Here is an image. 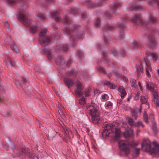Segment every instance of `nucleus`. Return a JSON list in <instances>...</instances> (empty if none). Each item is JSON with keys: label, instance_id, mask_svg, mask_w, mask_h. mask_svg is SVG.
<instances>
[{"label": "nucleus", "instance_id": "nucleus-1", "mask_svg": "<svg viewBox=\"0 0 159 159\" xmlns=\"http://www.w3.org/2000/svg\"><path fill=\"white\" fill-rule=\"evenodd\" d=\"M119 124L116 122H114L110 124H104L105 128L102 133V135L105 137L108 136L111 132L114 133L115 135L114 139L116 140L121 136V133L119 129L117 128Z\"/></svg>", "mask_w": 159, "mask_h": 159}, {"label": "nucleus", "instance_id": "nucleus-2", "mask_svg": "<svg viewBox=\"0 0 159 159\" xmlns=\"http://www.w3.org/2000/svg\"><path fill=\"white\" fill-rule=\"evenodd\" d=\"M152 143L154 147L151 149L150 141L148 139H144L142 144V148L144 151L150 152L152 156H157V154L159 153V144L155 141H154Z\"/></svg>", "mask_w": 159, "mask_h": 159}, {"label": "nucleus", "instance_id": "nucleus-3", "mask_svg": "<svg viewBox=\"0 0 159 159\" xmlns=\"http://www.w3.org/2000/svg\"><path fill=\"white\" fill-rule=\"evenodd\" d=\"M97 108V105L93 102L90 103H88L87 106V108L89 112L90 115L91 116L92 121L95 124L98 123L100 121V118Z\"/></svg>", "mask_w": 159, "mask_h": 159}, {"label": "nucleus", "instance_id": "nucleus-4", "mask_svg": "<svg viewBox=\"0 0 159 159\" xmlns=\"http://www.w3.org/2000/svg\"><path fill=\"white\" fill-rule=\"evenodd\" d=\"M119 147L120 150L127 156L130 152V147L136 146L138 143L133 141L130 143L127 141L120 140L118 141Z\"/></svg>", "mask_w": 159, "mask_h": 159}, {"label": "nucleus", "instance_id": "nucleus-5", "mask_svg": "<svg viewBox=\"0 0 159 159\" xmlns=\"http://www.w3.org/2000/svg\"><path fill=\"white\" fill-rule=\"evenodd\" d=\"M18 18L21 22L26 26H30V31L32 33L35 32L37 30V28L35 26H30L31 22L28 20L26 16L23 14H19L17 16Z\"/></svg>", "mask_w": 159, "mask_h": 159}, {"label": "nucleus", "instance_id": "nucleus-6", "mask_svg": "<svg viewBox=\"0 0 159 159\" xmlns=\"http://www.w3.org/2000/svg\"><path fill=\"white\" fill-rule=\"evenodd\" d=\"M47 30L46 29L41 30L39 33V42L42 45L50 41V39L48 38L46 35Z\"/></svg>", "mask_w": 159, "mask_h": 159}, {"label": "nucleus", "instance_id": "nucleus-7", "mask_svg": "<svg viewBox=\"0 0 159 159\" xmlns=\"http://www.w3.org/2000/svg\"><path fill=\"white\" fill-rule=\"evenodd\" d=\"M63 14H59L56 12H54L51 13V16L55 20L58 21H60L61 20L63 23H68L69 21V18L67 16H66L65 19L62 18L63 16Z\"/></svg>", "mask_w": 159, "mask_h": 159}, {"label": "nucleus", "instance_id": "nucleus-8", "mask_svg": "<svg viewBox=\"0 0 159 159\" xmlns=\"http://www.w3.org/2000/svg\"><path fill=\"white\" fill-rule=\"evenodd\" d=\"M131 85L132 87L135 88L137 90V95L139 96L140 93L142 91V89L141 85V83L140 81L138 82V84L139 87H137V84H136V80L134 79H132L130 80Z\"/></svg>", "mask_w": 159, "mask_h": 159}, {"label": "nucleus", "instance_id": "nucleus-9", "mask_svg": "<svg viewBox=\"0 0 159 159\" xmlns=\"http://www.w3.org/2000/svg\"><path fill=\"white\" fill-rule=\"evenodd\" d=\"M21 152L22 154H20L19 157L21 158H24V156L25 155H29L30 159H39V158L36 157H34V155L32 154H30L28 152V150L27 149H25L22 148L21 149Z\"/></svg>", "mask_w": 159, "mask_h": 159}, {"label": "nucleus", "instance_id": "nucleus-10", "mask_svg": "<svg viewBox=\"0 0 159 159\" xmlns=\"http://www.w3.org/2000/svg\"><path fill=\"white\" fill-rule=\"evenodd\" d=\"M75 85L76 87L77 90L76 91L75 93L77 95L80 96L83 95V93L81 90L83 88V85L79 81H76L75 82Z\"/></svg>", "mask_w": 159, "mask_h": 159}, {"label": "nucleus", "instance_id": "nucleus-11", "mask_svg": "<svg viewBox=\"0 0 159 159\" xmlns=\"http://www.w3.org/2000/svg\"><path fill=\"white\" fill-rule=\"evenodd\" d=\"M153 98L152 100L154 102L156 107L159 106V95L157 91H155L152 92Z\"/></svg>", "mask_w": 159, "mask_h": 159}, {"label": "nucleus", "instance_id": "nucleus-12", "mask_svg": "<svg viewBox=\"0 0 159 159\" xmlns=\"http://www.w3.org/2000/svg\"><path fill=\"white\" fill-rule=\"evenodd\" d=\"M133 130L131 129H128L123 133L124 136L126 139H129L132 137L133 135Z\"/></svg>", "mask_w": 159, "mask_h": 159}, {"label": "nucleus", "instance_id": "nucleus-13", "mask_svg": "<svg viewBox=\"0 0 159 159\" xmlns=\"http://www.w3.org/2000/svg\"><path fill=\"white\" fill-rule=\"evenodd\" d=\"M61 125L63 128L66 134V136H68L70 138H72L73 136V134L72 131L70 130V129L66 127H64L63 126L64 125L63 123L62 124L61 123Z\"/></svg>", "mask_w": 159, "mask_h": 159}, {"label": "nucleus", "instance_id": "nucleus-14", "mask_svg": "<svg viewBox=\"0 0 159 159\" xmlns=\"http://www.w3.org/2000/svg\"><path fill=\"white\" fill-rule=\"evenodd\" d=\"M118 90L120 93V95L121 98H123L127 94V93L125 89L123 86H120L119 87Z\"/></svg>", "mask_w": 159, "mask_h": 159}, {"label": "nucleus", "instance_id": "nucleus-15", "mask_svg": "<svg viewBox=\"0 0 159 159\" xmlns=\"http://www.w3.org/2000/svg\"><path fill=\"white\" fill-rule=\"evenodd\" d=\"M146 88L147 89L151 91L152 92L155 91L154 89V85L152 83H146Z\"/></svg>", "mask_w": 159, "mask_h": 159}, {"label": "nucleus", "instance_id": "nucleus-16", "mask_svg": "<svg viewBox=\"0 0 159 159\" xmlns=\"http://www.w3.org/2000/svg\"><path fill=\"white\" fill-rule=\"evenodd\" d=\"M131 20L133 23L137 24L141 20V16L139 15H136L135 17L131 18Z\"/></svg>", "mask_w": 159, "mask_h": 159}, {"label": "nucleus", "instance_id": "nucleus-17", "mask_svg": "<svg viewBox=\"0 0 159 159\" xmlns=\"http://www.w3.org/2000/svg\"><path fill=\"white\" fill-rule=\"evenodd\" d=\"M145 65H146V66L145 67V72L146 75L147 76H149L150 75L149 72L152 71V68L151 66L150 65L147 64L146 62V61L145 60Z\"/></svg>", "mask_w": 159, "mask_h": 159}, {"label": "nucleus", "instance_id": "nucleus-18", "mask_svg": "<svg viewBox=\"0 0 159 159\" xmlns=\"http://www.w3.org/2000/svg\"><path fill=\"white\" fill-rule=\"evenodd\" d=\"M140 102L142 104H146L149 107V104L148 102L147 98L145 97L141 96L140 98Z\"/></svg>", "mask_w": 159, "mask_h": 159}, {"label": "nucleus", "instance_id": "nucleus-19", "mask_svg": "<svg viewBox=\"0 0 159 159\" xmlns=\"http://www.w3.org/2000/svg\"><path fill=\"white\" fill-rule=\"evenodd\" d=\"M105 105L106 109H110L112 107L113 104L111 102L108 101L105 103Z\"/></svg>", "mask_w": 159, "mask_h": 159}, {"label": "nucleus", "instance_id": "nucleus-20", "mask_svg": "<svg viewBox=\"0 0 159 159\" xmlns=\"http://www.w3.org/2000/svg\"><path fill=\"white\" fill-rule=\"evenodd\" d=\"M147 54H148V55L150 56H151L152 57H153L154 59H155V60L156 61L157 58H156V53L154 52H147Z\"/></svg>", "mask_w": 159, "mask_h": 159}, {"label": "nucleus", "instance_id": "nucleus-21", "mask_svg": "<svg viewBox=\"0 0 159 159\" xmlns=\"http://www.w3.org/2000/svg\"><path fill=\"white\" fill-rule=\"evenodd\" d=\"M148 40L149 41V43H147L148 45L153 46V45L155 43L154 40L152 38H148Z\"/></svg>", "mask_w": 159, "mask_h": 159}, {"label": "nucleus", "instance_id": "nucleus-22", "mask_svg": "<svg viewBox=\"0 0 159 159\" xmlns=\"http://www.w3.org/2000/svg\"><path fill=\"white\" fill-rule=\"evenodd\" d=\"M65 82L69 86H71L73 83V80L70 79L65 80Z\"/></svg>", "mask_w": 159, "mask_h": 159}, {"label": "nucleus", "instance_id": "nucleus-23", "mask_svg": "<svg viewBox=\"0 0 159 159\" xmlns=\"http://www.w3.org/2000/svg\"><path fill=\"white\" fill-rule=\"evenodd\" d=\"M143 119L145 122L146 123H148V115L145 112H144V113L143 114Z\"/></svg>", "mask_w": 159, "mask_h": 159}, {"label": "nucleus", "instance_id": "nucleus-24", "mask_svg": "<svg viewBox=\"0 0 159 159\" xmlns=\"http://www.w3.org/2000/svg\"><path fill=\"white\" fill-rule=\"evenodd\" d=\"M127 120L128 123L130 125H134V124L135 123L134 122L133 120L131 118L128 117L127 118Z\"/></svg>", "mask_w": 159, "mask_h": 159}, {"label": "nucleus", "instance_id": "nucleus-25", "mask_svg": "<svg viewBox=\"0 0 159 159\" xmlns=\"http://www.w3.org/2000/svg\"><path fill=\"white\" fill-rule=\"evenodd\" d=\"M85 98L83 97H81L79 101V103L82 105H83L85 103Z\"/></svg>", "mask_w": 159, "mask_h": 159}, {"label": "nucleus", "instance_id": "nucleus-26", "mask_svg": "<svg viewBox=\"0 0 159 159\" xmlns=\"http://www.w3.org/2000/svg\"><path fill=\"white\" fill-rule=\"evenodd\" d=\"M101 98L102 99L104 100V101H106L108 100L109 97L107 94H102Z\"/></svg>", "mask_w": 159, "mask_h": 159}, {"label": "nucleus", "instance_id": "nucleus-27", "mask_svg": "<svg viewBox=\"0 0 159 159\" xmlns=\"http://www.w3.org/2000/svg\"><path fill=\"white\" fill-rule=\"evenodd\" d=\"M139 149H135L134 151L133 155L134 157L138 156L139 153Z\"/></svg>", "mask_w": 159, "mask_h": 159}, {"label": "nucleus", "instance_id": "nucleus-28", "mask_svg": "<svg viewBox=\"0 0 159 159\" xmlns=\"http://www.w3.org/2000/svg\"><path fill=\"white\" fill-rule=\"evenodd\" d=\"M107 85H108V87L111 89H114L115 88V86L109 82H107L106 84Z\"/></svg>", "mask_w": 159, "mask_h": 159}, {"label": "nucleus", "instance_id": "nucleus-29", "mask_svg": "<svg viewBox=\"0 0 159 159\" xmlns=\"http://www.w3.org/2000/svg\"><path fill=\"white\" fill-rule=\"evenodd\" d=\"M134 126L137 127L142 126L143 127V125L142 124L141 121H139L138 123H136L134 124Z\"/></svg>", "mask_w": 159, "mask_h": 159}, {"label": "nucleus", "instance_id": "nucleus-30", "mask_svg": "<svg viewBox=\"0 0 159 159\" xmlns=\"http://www.w3.org/2000/svg\"><path fill=\"white\" fill-rule=\"evenodd\" d=\"M113 6H114V7L116 8L121 6V5H120V3L119 2H116L114 4Z\"/></svg>", "mask_w": 159, "mask_h": 159}, {"label": "nucleus", "instance_id": "nucleus-31", "mask_svg": "<svg viewBox=\"0 0 159 159\" xmlns=\"http://www.w3.org/2000/svg\"><path fill=\"white\" fill-rule=\"evenodd\" d=\"M131 114L132 116H134L135 119H136L137 116L136 115V113L134 111H132L131 112Z\"/></svg>", "mask_w": 159, "mask_h": 159}, {"label": "nucleus", "instance_id": "nucleus-32", "mask_svg": "<svg viewBox=\"0 0 159 159\" xmlns=\"http://www.w3.org/2000/svg\"><path fill=\"white\" fill-rule=\"evenodd\" d=\"M61 48L63 50L66 51L68 48V46L66 45L63 44L61 45Z\"/></svg>", "mask_w": 159, "mask_h": 159}, {"label": "nucleus", "instance_id": "nucleus-33", "mask_svg": "<svg viewBox=\"0 0 159 159\" xmlns=\"http://www.w3.org/2000/svg\"><path fill=\"white\" fill-rule=\"evenodd\" d=\"M100 23V20L99 18H98L96 20V22H95V25L98 26H99Z\"/></svg>", "mask_w": 159, "mask_h": 159}, {"label": "nucleus", "instance_id": "nucleus-34", "mask_svg": "<svg viewBox=\"0 0 159 159\" xmlns=\"http://www.w3.org/2000/svg\"><path fill=\"white\" fill-rule=\"evenodd\" d=\"M44 18V16L43 15H41L38 16V19L41 20H43Z\"/></svg>", "mask_w": 159, "mask_h": 159}, {"label": "nucleus", "instance_id": "nucleus-35", "mask_svg": "<svg viewBox=\"0 0 159 159\" xmlns=\"http://www.w3.org/2000/svg\"><path fill=\"white\" fill-rule=\"evenodd\" d=\"M98 70L101 73H104L105 72L104 69L102 67H99L98 69Z\"/></svg>", "mask_w": 159, "mask_h": 159}, {"label": "nucleus", "instance_id": "nucleus-36", "mask_svg": "<svg viewBox=\"0 0 159 159\" xmlns=\"http://www.w3.org/2000/svg\"><path fill=\"white\" fill-rule=\"evenodd\" d=\"M152 129L153 130H154V131H156L157 130V126L156 124L155 123H154V125H153L152 126Z\"/></svg>", "mask_w": 159, "mask_h": 159}, {"label": "nucleus", "instance_id": "nucleus-37", "mask_svg": "<svg viewBox=\"0 0 159 159\" xmlns=\"http://www.w3.org/2000/svg\"><path fill=\"white\" fill-rule=\"evenodd\" d=\"M148 117L149 119H151L152 120H153L154 118V117L152 113L150 114L149 115Z\"/></svg>", "mask_w": 159, "mask_h": 159}, {"label": "nucleus", "instance_id": "nucleus-38", "mask_svg": "<svg viewBox=\"0 0 159 159\" xmlns=\"http://www.w3.org/2000/svg\"><path fill=\"white\" fill-rule=\"evenodd\" d=\"M155 18L153 17H152L150 18L149 20V21L150 22L153 23L155 21Z\"/></svg>", "mask_w": 159, "mask_h": 159}, {"label": "nucleus", "instance_id": "nucleus-39", "mask_svg": "<svg viewBox=\"0 0 159 159\" xmlns=\"http://www.w3.org/2000/svg\"><path fill=\"white\" fill-rule=\"evenodd\" d=\"M139 6L134 5L133 6H132V8H135V10H136L138 8H139Z\"/></svg>", "mask_w": 159, "mask_h": 159}, {"label": "nucleus", "instance_id": "nucleus-40", "mask_svg": "<svg viewBox=\"0 0 159 159\" xmlns=\"http://www.w3.org/2000/svg\"><path fill=\"white\" fill-rule=\"evenodd\" d=\"M13 48L14 49V50L16 52H17L18 51V48L16 46H14Z\"/></svg>", "mask_w": 159, "mask_h": 159}, {"label": "nucleus", "instance_id": "nucleus-41", "mask_svg": "<svg viewBox=\"0 0 159 159\" xmlns=\"http://www.w3.org/2000/svg\"><path fill=\"white\" fill-rule=\"evenodd\" d=\"M139 67H140V70L138 72V74H139V73H140L141 72H142L143 71V67H141V66H139Z\"/></svg>", "mask_w": 159, "mask_h": 159}, {"label": "nucleus", "instance_id": "nucleus-42", "mask_svg": "<svg viewBox=\"0 0 159 159\" xmlns=\"http://www.w3.org/2000/svg\"><path fill=\"white\" fill-rule=\"evenodd\" d=\"M11 4H13L15 2V0H8Z\"/></svg>", "mask_w": 159, "mask_h": 159}, {"label": "nucleus", "instance_id": "nucleus-43", "mask_svg": "<svg viewBox=\"0 0 159 159\" xmlns=\"http://www.w3.org/2000/svg\"><path fill=\"white\" fill-rule=\"evenodd\" d=\"M78 54H79V56H81L83 54V53L81 51H79V52H78Z\"/></svg>", "mask_w": 159, "mask_h": 159}, {"label": "nucleus", "instance_id": "nucleus-44", "mask_svg": "<svg viewBox=\"0 0 159 159\" xmlns=\"http://www.w3.org/2000/svg\"><path fill=\"white\" fill-rule=\"evenodd\" d=\"M103 57L104 59H105L106 60H107V55L106 54L105 57Z\"/></svg>", "mask_w": 159, "mask_h": 159}, {"label": "nucleus", "instance_id": "nucleus-45", "mask_svg": "<svg viewBox=\"0 0 159 159\" xmlns=\"http://www.w3.org/2000/svg\"><path fill=\"white\" fill-rule=\"evenodd\" d=\"M153 1L157 3V4H159V2L157 0H153Z\"/></svg>", "mask_w": 159, "mask_h": 159}, {"label": "nucleus", "instance_id": "nucleus-46", "mask_svg": "<svg viewBox=\"0 0 159 159\" xmlns=\"http://www.w3.org/2000/svg\"><path fill=\"white\" fill-rule=\"evenodd\" d=\"M85 95L86 97H88L89 95V93H86L85 94Z\"/></svg>", "mask_w": 159, "mask_h": 159}, {"label": "nucleus", "instance_id": "nucleus-47", "mask_svg": "<svg viewBox=\"0 0 159 159\" xmlns=\"http://www.w3.org/2000/svg\"><path fill=\"white\" fill-rule=\"evenodd\" d=\"M16 85H17V84L20 85V84L17 81H16Z\"/></svg>", "mask_w": 159, "mask_h": 159}, {"label": "nucleus", "instance_id": "nucleus-48", "mask_svg": "<svg viewBox=\"0 0 159 159\" xmlns=\"http://www.w3.org/2000/svg\"><path fill=\"white\" fill-rule=\"evenodd\" d=\"M141 110H142V107L141 106H140V109H139V111L140 112H141Z\"/></svg>", "mask_w": 159, "mask_h": 159}, {"label": "nucleus", "instance_id": "nucleus-49", "mask_svg": "<svg viewBox=\"0 0 159 159\" xmlns=\"http://www.w3.org/2000/svg\"><path fill=\"white\" fill-rule=\"evenodd\" d=\"M10 63L11 65V66H12L13 65V63H12V62L11 61H10Z\"/></svg>", "mask_w": 159, "mask_h": 159}, {"label": "nucleus", "instance_id": "nucleus-50", "mask_svg": "<svg viewBox=\"0 0 159 159\" xmlns=\"http://www.w3.org/2000/svg\"><path fill=\"white\" fill-rule=\"evenodd\" d=\"M49 2H52L53 0H48Z\"/></svg>", "mask_w": 159, "mask_h": 159}, {"label": "nucleus", "instance_id": "nucleus-51", "mask_svg": "<svg viewBox=\"0 0 159 159\" xmlns=\"http://www.w3.org/2000/svg\"><path fill=\"white\" fill-rule=\"evenodd\" d=\"M157 72H158V73H157V74H158V75H158V76H159V69H158V70H157Z\"/></svg>", "mask_w": 159, "mask_h": 159}, {"label": "nucleus", "instance_id": "nucleus-52", "mask_svg": "<svg viewBox=\"0 0 159 159\" xmlns=\"http://www.w3.org/2000/svg\"><path fill=\"white\" fill-rule=\"evenodd\" d=\"M125 81H127L128 80V79L127 78H125Z\"/></svg>", "mask_w": 159, "mask_h": 159}, {"label": "nucleus", "instance_id": "nucleus-53", "mask_svg": "<svg viewBox=\"0 0 159 159\" xmlns=\"http://www.w3.org/2000/svg\"><path fill=\"white\" fill-rule=\"evenodd\" d=\"M139 132V130H138V129H137V133L138 134Z\"/></svg>", "mask_w": 159, "mask_h": 159}, {"label": "nucleus", "instance_id": "nucleus-54", "mask_svg": "<svg viewBox=\"0 0 159 159\" xmlns=\"http://www.w3.org/2000/svg\"><path fill=\"white\" fill-rule=\"evenodd\" d=\"M130 98H127V100L128 101H129L130 100Z\"/></svg>", "mask_w": 159, "mask_h": 159}, {"label": "nucleus", "instance_id": "nucleus-55", "mask_svg": "<svg viewBox=\"0 0 159 159\" xmlns=\"http://www.w3.org/2000/svg\"><path fill=\"white\" fill-rule=\"evenodd\" d=\"M62 57V56H59V58H60V59H61V58Z\"/></svg>", "mask_w": 159, "mask_h": 159}, {"label": "nucleus", "instance_id": "nucleus-56", "mask_svg": "<svg viewBox=\"0 0 159 159\" xmlns=\"http://www.w3.org/2000/svg\"><path fill=\"white\" fill-rule=\"evenodd\" d=\"M76 29H77L76 28H75V31H76Z\"/></svg>", "mask_w": 159, "mask_h": 159}, {"label": "nucleus", "instance_id": "nucleus-57", "mask_svg": "<svg viewBox=\"0 0 159 159\" xmlns=\"http://www.w3.org/2000/svg\"><path fill=\"white\" fill-rule=\"evenodd\" d=\"M84 16L83 15H82V18H84Z\"/></svg>", "mask_w": 159, "mask_h": 159}, {"label": "nucleus", "instance_id": "nucleus-58", "mask_svg": "<svg viewBox=\"0 0 159 159\" xmlns=\"http://www.w3.org/2000/svg\"><path fill=\"white\" fill-rule=\"evenodd\" d=\"M151 1V0H149L148 1V3H149V2H150Z\"/></svg>", "mask_w": 159, "mask_h": 159}, {"label": "nucleus", "instance_id": "nucleus-59", "mask_svg": "<svg viewBox=\"0 0 159 159\" xmlns=\"http://www.w3.org/2000/svg\"><path fill=\"white\" fill-rule=\"evenodd\" d=\"M81 36H79V37H78V38H79V39L81 38Z\"/></svg>", "mask_w": 159, "mask_h": 159}, {"label": "nucleus", "instance_id": "nucleus-60", "mask_svg": "<svg viewBox=\"0 0 159 159\" xmlns=\"http://www.w3.org/2000/svg\"><path fill=\"white\" fill-rule=\"evenodd\" d=\"M80 26H78V28H80Z\"/></svg>", "mask_w": 159, "mask_h": 159}, {"label": "nucleus", "instance_id": "nucleus-61", "mask_svg": "<svg viewBox=\"0 0 159 159\" xmlns=\"http://www.w3.org/2000/svg\"><path fill=\"white\" fill-rule=\"evenodd\" d=\"M1 100V98H0V100Z\"/></svg>", "mask_w": 159, "mask_h": 159}]
</instances>
